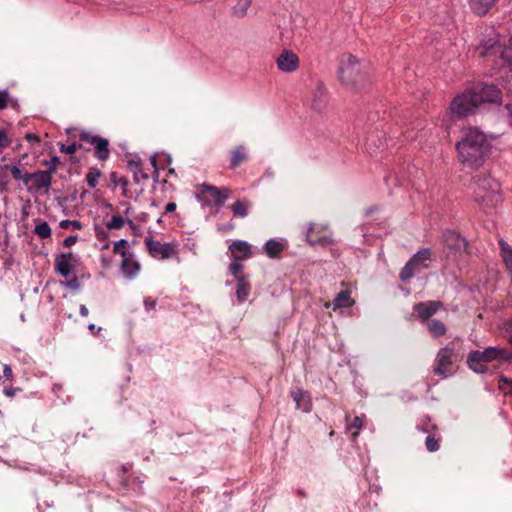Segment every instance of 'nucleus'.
I'll use <instances>...</instances> for the list:
<instances>
[{"instance_id": "6e6d98bb", "label": "nucleus", "mask_w": 512, "mask_h": 512, "mask_svg": "<svg viewBox=\"0 0 512 512\" xmlns=\"http://www.w3.org/2000/svg\"><path fill=\"white\" fill-rule=\"evenodd\" d=\"M88 330L93 334L96 335L101 331V327H96L95 324H89Z\"/></svg>"}, {"instance_id": "49530a36", "label": "nucleus", "mask_w": 512, "mask_h": 512, "mask_svg": "<svg viewBox=\"0 0 512 512\" xmlns=\"http://www.w3.org/2000/svg\"><path fill=\"white\" fill-rule=\"evenodd\" d=\"M504 337L512 345V319L503 325Z\"/></svg>"}, {"instance_id": "864d4df0", "label": "nucleus", "mask_w": 512, "mask_h": 512, "mask_svg": "<svg viewBox=\"0 0 512 512\" xmlns=\"http://www.w3.org/2000/svg\"><path fill=\"white\" fill-rule=\"evenodd\" d=\"M3 375L5 378H7L8 380H12L13 379V372H12V369L9 365H4L3 367Z\"/></svg>"}, {"instance_id": "423d86ee", "label": "nucleus", "mask_w": 512, "mask_h": 512, "mask_svg": "<svg viewBox=\"0 0 512 512\" xmlns=\"http://www.w3.org/2000/svg\"><path fill=\"white\" fill-rule=\"evenodd\" d=\"M432 252L429 248H423L416 252L401 269L399 278L406 282L413 278L416 272L428 268L426 263L431 258Z\"/></svg>"}, {"instance_id": "5fc2aeb1", "label": "nucleus", "mask_w": 512, "mask_h": 512, "mask_svg": "<svg viewBox=\"0 0 512 512\" xmlns=\"http://www.w3.org/2000/svg\"><path fill=\"white\" fill-rule=\"evenodd\" d=\"M176 203L175 202H169L166 206H165V213H170V212H173L175 211L176 209Z\"/></svg>"}, {"instance_id": "6e6552de", "label": "nucleus", "mask_w": 512, "mask_h": 512, "mask_svg": "<svg viewBox=\"0 0 512 512\" xmlns=\"http://www.w3.org/2000/svg\"><path fill=\"white\" fill-rule=\"evenodd\" d=\"M144 243L148 254L158 260H166L178 254L175 242L161 243L152 237H146Z\"/></svg>"}, {"instance_id": "4be33fe9", "label": "nucleus", "mask_w": 512, "mask_h": 512, "mask_svg": "<svg viewBox=\"0 0 512 512\" xmlns=\"http://www.w3.org/2000/svg\"><path fill=\"white\" fill-rule=\"evenodd\" d=\"M248 160L247 149L243 145L235 147L230 153V168L235 170L240 164Z\"/></svg>"}, {"instance_id": "f3484780", "label": "nucleus", "mask_w": 512, "mask_h": 512, "mask_svg": "<svg viewBox=\"0 0 512 512\" xmlns=\"http://www.w3.org/2000/svg\"><path fill=\"white\" fill-rule=\"evenodd\" d=\"M498 44V35L493 28L487 30V34L480 40V44L477 47V52L480 56H488L494 54Z\"/></svg>"}, {"instance_id": "37998d69", "label": "nucleus", "mask_w": 512, "mask_h": 512, "mask_svg": "<svg viewBox=\"0 0 512 512\" xmlns=\"http://www.w3.org/2000/svg\"><path fill=\"white\" fill-rule=\"evenodd\" d=\"M62 285L68 289L71 290H79L81 287V284L77 277L73 276L71 279H68L65 282H62Z\"/></svg>"}, {"instance_id": "4c0bfd02", "label": "nucleus", "mask_w": 512, "mask_h": 512, "mask_svg": "<svg viewBox=\"0 0 512 512\" xmlns=\"http://www.w3.org/2000/svg\"><path fill=\"white\" fill-rule=\"evenodd\" d=\"M363 427V419L360 416H355L350 424L347 425V430L355 429L356 431L352 433V437L355 438L358 436L359 430Z\"/></svg>"}, {"instance_id": "2f4dec72", "label": "nucleus", "mask_w": 512, "mask_h": 512, "mask_svg": "<svg viewBox=\"0 0 512 512\" xmlns=\"http://www.w3.org/2000/svg\"><path fill=\"white\" fill-rule=\"evenodd\" d=\"M35 233L42 239L49 238L52 234L51 228L47 222L36 220Z\"/></svg>"}, {"instance_id": "a19ab883", "label": "nucleus", "mask_w": 512, "mask_h": 512, "mask_svg": "<svg viewBox=\"0 0 512 512\" xmlns=\"http://www.w3.org/2000/svg\"><path fill=\"white\" fill-rule=\"evenodd\" d=\"M59 226L62 229H68V228L72 227L75 230H81L82 227H83L82 223L80 221H78V220H68V219L62 220L60 222Z\"/></svg>"}, {"instance_id": "3c124183", "label": "nucleus", "mask_w": 512, "mask_h": 512, "mask_svg": "<svg viewBox=\"0 0 512 512\" xmlns=\"http://www.w3.org/2000/svg\"><path fill=\"white\" fill-rule=\"evenodd\" d=\"M77 241H78V236L77 235H71V236H68V237H66L64 239L63 245L65 247H70V246L74 245Z\"/></svg>"}, {"instance_id": "052dcab7", "label": "nucleus", "mask_w": 512, "mask_h": 512, "mask_svg": "<svg viewBox=\"0 0 512 512\" xmlns=\"http://www.w3.org/2000/svg\"><path fill=\"white\" fill-rule=\"evenodd\" d=\"M505 108L508 111L509 122H510V124L512 126V105L511 104H507Z\"/></svg>"}, {"instance_id": "79ce46f5", "label": "nucleus", "mask_w": 512, "mask_h": 512, "mask_svg": "<svg viewBox=\"0 0 512 512\" xmlns=\"http://www.w3.org/2000/svg\"><path fill=\"white\" fill-rule=\"evenodd\" d=\"M81 147H82V145L81 144H77L76 142H73V143H71L69 145L62 144L60 146V151L63 152V153L72 155V154H74L77 151V149H79Z\"/></svg>"}, {"instance_id": "2eb2a0df", "label": "nucleus", "mask_w": 512, "mask_h": 512, "mask_svg": "<svg viewBox=\"0 0 512 512\" xmlns=\"http://www.w3.org/2000/svg\"><path fill=\"white\" fill-rule=\"evenodd\" d=\"M442 308L443 303L441 301H426L416 303L413 310L421 321L428 322L429 319Z\"/></svg>"}, {"instance_id": "7c9ffc66", "label": "nucleus", "mask_w": 512, "mask_h": 512, "mask_svg": "<svg viewBox=\"0 0 512 512\" xmlns=\"http://www.w3.org/2000/svg\"><path fill=\"white\" fill-rule=\"evenodd\" d=\"M252 0H238L237 4L233 6L232 13L236 17H244L247 14Z\"/></svg>"}, {"instance_id": "f704fd0d", "label": "nucleus", "mask_w": 512, "mask_h": 512, "mask_svg": "<svg viewBox=\"0 0 512 512\" xmlns=\"http://www.w3.org/2000/svg\"><path fill=\"white\" fill-rule=\"evenodd\" d=\"M5 168L10 171L11 176L15 180H22L23 183L25 184V179H26V176L28 173L27 172L24 173L19 165H6Z\"/></svg>"}, {"instance_id": "ddd939ff", "label": "nucleus", "mask_w": 512, "mask_h": 512, "mask_svg": "<svg viewBox=\"0 0 512 512\" xmlns=\"http://www.w3.org/2000/svg\"><path fill=\"white\" fill-rule=\"evenodd\" d=\"M306 240L312 245H325L332 243V234L326 225L309 224Z\"/></svg>"}, {"instance_id": "e433bc0d", "label": "nucleus", "mask_w": 512, "mask_h": 512, "mask_svg": "<svg viewBox=\"0 0 512 512\" xmlns=\"http://www.w3.org/2000/svg\"><path fill=\"white\" fill-rule=\"evenodd\" d=\"M124 219L121 215H114L112 218L106 223V227L108 229H120L124 226Z\"/></svg>"}, {"instance_id": "5701e85b", "label": "nucleus", "mask_w": 512, "mask_h": 512, "mask_svg": "<svg viewBox=\"0 0 512 512\" xmlns=\"http://www.w3.org/2000/svg\"><path fill=\"white\" fill-rule=\"evenodd\" d=\"M312 108L321 112L326 106V89L322 84L317 85L313 91Z\"/></svg>"}, {"instance_id": "20e7f679", "label": "nucleus", "mask_w": 512, "mask_h": 512, "mask_svg": "<svg viewBox=\"0 0 512 512\" xmlns=\"http://www.w3.org/2000/svg\"><path fill=\"white\" fill-rule=\"evenodd\" d=\"M338 75L344 85L352 88L364 79L359 61L352 54H344L341 56Z\"/></svg>"}, {"instance_id": "e2e57ef3", "label": "nucleus", "mask_w": 512, "mask_h": 512, "mask_svg": "<svg viewBox=\"0 0 512 512\" xmlns=\"http://www.w3.org/2000/svg\"><path fill=\"white\" fill-rule=\"evenodd\" d=\"M372 212H373V210H372V209H369V210H367L366 214H367V215H369V214H371Z\"/></svg>"}, {"instance_id": "de8ad7c7", "label": "nucleus", "mask_w": 512, "mask_h": 512, "mask_svg": "<svg viewBox=\"0 0 512 512\" xmlns=\"http://www.w3.org/2000/svg\"><path fill=\"white\" fill-rule=\"evenodd\" d=\"M9 102V92L7 90L0 91V110H3L7 107Z\"/></svg>"}, {"instance_id": "c85d7f7f", "label": "nucleus", "mask_w": 512, "mask_h": 512, "mask_svg": "<svg viewBox=\"0 0 512 512\" xmlns=\"http://www.w3.org/2000/svg\"><path fill=\"white\" fill-rule=\"evenodd\" d=\"M250 206V202L246 200H238L232 204L231 210L235 217L244 218L248 215Z\"/></svg>"}, {"instance_id": "f8f14e48", "label": "nucleus", "mask_w": 512, "mask_h": 512, "mask_svg": "<svg viewBox=\"0 0 512 512\" xmlns=\"http://www.w3.org/2000/svg\"><path fill=\"white\" fill-rule=\"evenodd\" d=\"M78 257L72 252L60 253L55 256V271L62 277L68 279L78 266Z\"/></svg>"}, {"instance_id": "39448f33", "label": "nucleus", "mask_w": 512, "mask_h": 512, "mask_svg": "<svg viewBox=\"0 0 512 512\" xmlns=\"http://www.w3.org/2000/svg\"><path fill=\"white\" fill-rule=\"evenodd\" d=\"M457 358L458 355L452 343L440 348L433 363V373L442 378L449 377L452 373L453 364L457 361Z\"/></svg>"}, {"instance_id": "4d7b16f0", "label": "nucleus", "mask_w": 512, "mask_h": 512, "mask_svg": "<svg viewBox=\"0 0 512 512\" xmlns=\"http://www.w3.org/2000/svg\"><path fill=\"white\" fill-rule=\"evenodd\" d=\"M79 313L81 316L87 317L89 315V310L84 304H82L80 305Z\"/></svg>"}, {"instance_id": "9b49d317", "label": "nucleus", "mask_w": 512, "mask_h": 512, "mask_svg": "<svg viewBox=\"0 0 512 512\" xmlns=\"http://www.w3.org/2000/svg\"><path fill=\"white\" fill-rule=\"evenodd\" d=\"M477 106L483 103H496L501 100V91L494 85H478L470 89Z\"/></svg>"}, {"instance_id": "1a4fd4ad", "label": "nucleus", "mask_w": 512, "mask_h": 512, "mask_svg": "<svg viewBox=\"0 0 512 512\" xmlns=\"http://www.w3.org/2000/svg\"><path fill=\"white\" fill-rule=\"evenodd\" d=\"M29 191H34L36 193L48 194L51 184H52V175L50 171L38 170L33 173H29L25 179V185H29Z\"/></svg>"}, {"instance_id": "72a5a7b5", "label": "nucleus", "mask_w": 512, "mask_h": 512, "mask_svg": "<svg viewBox=\"0 0 512 512\" xmlns=\"http://www.w3.org/2000/svg\"><path fill=\"white\" fill-rule=\"evenodd\" d=\"M441 438L435 435H428L425 439V447L429 452H436L440 449Z\"/></svg>"}, {"instance_id": "58836bf2", "label": "nucleus", "mask_w": 512, "mask_h": 512, "mask_svg": "<svg viewBox=\"0 0 512 512\" xmlns=\"http://www.w3.org/2000/svg\"><path fill=\"white\" fill-rule=\"evenodd\" d=\"M228 269L229 272L236 278V280H238L239 277H244L241 274L243 265L239 263V261L235 260L234 262L230 263Z\"/></svg>"}, {"instance_id": "9d476101", "label": "nucleus", "mask_w": 512, "mask_h": 512, "mask_svg": "<svg viewBox=\"0 0 512 512\" xmlns=\"http://www.w3.org/2000/svg\"><path fill=\"white\" fill-rule=\"evenodd\" d=\"M79 139L83 143L90 144L95 149V157L100 161H106L110 156L109 141L106 138L82 132Z\"/></svg>"}, {"instance_id": "c756f323", "label": "nucleus", "mask_w": 512, "mask_h": 512, "mask_svg": "<svg viewBox=\"0 0 512 512\" xmlns=\"http://www.w3.org/2000/svg\"><path fill=\"white\" fill-rule=\"evenodd\" d=\"M129 167L132 170L134 179L137 183L149 178V175L142 170L140 163L131 160L129 161Z\"/></svg>"}, {"instance_id": "7ed1b4c3", "label": "nucleus", "mask_w": 512, "mask_h": 512, "mask_svg": "<svg viewBox=\"0 0 512 512\" xmlns=\"http://www.w3.org/2000/svg\"><path fill=\"white\" fill-rule=\"evenodd\" d=\"M476 201L484 207H495L502 202L501 184L491 176H484L477 182Z\"/></svg>"}, {"instance_id": "412c9836", "label": "nucleus", "mask_w": 512, "mask_h": 512, "mask_svg": "<svg viewBox=\"0 0 512 512\" xmlns=\"http://www.w3.org/2000/svg\"><path fill=\"white\" fill-rule=\"evenodd\" d=\"M292 398L296 402V407L301 409L303 412H310L312 408V403L309 395L302 389H298L292 392Z\"/></svg>"}, {"instance_id": "f03ea898", "label": "nucleus", "mask_w": 512, "mask_h": 512, "mask_svg": "<svg viewBox=\"0 0 512 512\" xmlns=\"http://www.w3.org/2000/svg\"><path fill=\"white\" fill-rule=\"evenodd\" d=\"M494 360H512V351L495 346H489L483 351L472 350L467 356V364L474 372L483 374L487 372L486 363Z\"/></svg>"}, {"instance_id": "473e14b6", "label": "nucleus", "mask_w": 512, "mask_h": 512, "mask_svg": "<svg viewBox=\"0 0 512 512\" xmlns=\"http://www.w3.org/2000/svg\"><path fill=\"white\" fill-rule=\"evenodd\" d=\"M101 177V171L96 168H90L89 172L86 174V181L90 188H95L98 185L99 178Z\"/></svg>"}, {"instance_id": "603ef678", "label": "nucleus", "mask_w": 512, "mask_h": 512, "mask_svg": "<svg viewBox=\"0 0 512 512\" xmlns=\"http://www.w3.org/2000/svg\"><path fill=\"white\" fill-rule=\"evenodd\" d=\"M9 145V140L5 131L0 130V149H3Z\"/></svg>"}, {"instance_id": "4468645a", "label": "nucleus", "mask_w": 512, "mask_h": 512, "mask_svg": "<svg viewBox=\"0 0 512 512\" xmlns=\"http://www.w3.org/2000/svg\"><path fill=\"white\" fill-rule=\"evenodd\" d=\"M277 68L283 73H293L299 69L300 59L290 49H284L276 58Z\"/></svg>"}, {"instance_id": "13d9d810", "label": "nucleus", "mask_w": 512, "mask_h": 512, "mask_svg": "<svg viewBox=\"0 0 512 512\" xmlns=\"http://www.w3.org/2000/svg\"><path fill=\"white\" fill-rule=\"evenodd\" d=\"M150 163L154 167V170H155L154 172H155L156 176H158V167H157V160H156L155 155L150 157Z\"/></svg>"}, {"instance_id": "c03bdc74", "label": "nucleus", "mask_w": 512, "mask_h": 512, "mask_svg": "<svg viewBox=\"0 0 512 512\" xmlns=\"http://www.w3.org/2000/svg\"><path fill=\"white\" fill-rule=\"evenodd\" d=\"M499 388L505 393H512V380H508L505 377H501L499 380Z\"/></svg>"}, {"instance_id": "680f3d73", "label": "nucleus", "mask_w": 512, "mask_h": 512, "mask_svg": "<svg viewBox=\"0 0 512 512\" xmlns=\"http://www.w3.org/2000/svg\"><path fill=\"white\" fill-rule=\"evenodd\" d=\"M27 139L31 140V139H37V137L33 134H28L27 135Z\"/></svg>"}, {"instance_id": "bb28decb", "label": "nucleus", "mask_w": 512, "mask_h": 512, "mask_svg": "<svg viewBox=\"0 0 512 512\" xmlns=\"http://www.w3.org/2000/svg\"><path fill=\"white\" fill-rule=\"evenodd\" d=\"M263 249L268 257L275 258L283 251L284 245L279 241L270 239L265 243Z\"/></svg>"}, {"instance_id": "aec40b11", "label": "nucleus", "mask_w": 512, "mask_h": 512, "mask_svg": "<svg viewBox=\"0 0 512 512\" xmlns=\"http://www.w3.org/2000/svg\"><path fill=\"white\" fill-rule=\"evenodd\" d=\"M354 300L351 298V291L342 290L340 291L336 297L334 298L332 303H326L325 306L329 307L332 305L333 310H337L340 308H348L354 305Z\"/></svg>"}, {"instance_id": "c9c22d12", "label": "nucleus", "mask_w": 512, "mask_h": 512, "mask_svg": "<svg viewBox=\"0 0 512 512\" xmlns=\"http://www.w3.org/2000/svg\"><path fill=\"white\" fill-rule=\"evenodd\" d=\"M501 58L505 64L512 67V38L509 41V45L501 50Z\"/></svg>"}, {"instance_id": "a878e982", "label": "nucleus", "mask_w": 512, "mask_h": 512, "mask_svg": "<svg viewBox=\"0 0 512 512\" xmlns=\"http://www.w3.org/2000/svg\"><path fill=\"white\" fill-rule=\"evenodd\" d=\"M427 329L434 338L442 337L447 332L446 325L438 319H432L428 321Z\"/></svg>"}, {"instance_id": "0eeeda50", "label": "nucleus", "mask_w": 512, "mask_h": 512, "mask_svg": "<svg viewBox=\"0 0 512 512\" xmlns=\"http://www.w3.org/2000/svg\"><path fill=\"white\" fill-rule=\"evenodd\" d=\"M477 107L473 93L466 90L453 98L449 111L453 117L459 119L472 114Z\"/></svg>"}, {"instance_id": "0e129e2a", "label": "nucleus", "mask_w": 512, "mask_h": 512, "mask_svg": "<svg viewBox=\"0 0 512 512\" xmlns=\"http://www.w3.org/2000/svg\"><path fill=\"white\" fill-rule=\"evenodd\" d=\"M169 173L174 174V169H170Z\"/></svg>"}, {"instance_id": "dca6fc26", "label": "nucleus", "mask_w": 512, "mask_h": 512, "mask_svg": "<svg viewBox=\"0 0 512 512\" xmlns=\"http://www.w3.org/2000/svg\"><path fill=\"white\" fill-rule=\"evenodd\" d=\"M200 192L204 195H208L216 206H221L229 198L231 190L227 187L218 188L209 184H202L200 186Z\"/></svg>"}, {"instance_id": "393cba45", "label": "nucleus", "mask_w": 512, "mask_h": 512, "mask_svg": "<svg viewBox=\"0 0 512 512\" xmlns=\"http://www.w3.org/2000/svg\"><path fill=\"white\" fill-rule=\"evenodd\" d=\"M444 242L449 248L461 249L465 245V240L457 232L446 231L443 235Z\"/></svg>"}, {"instance_id": "cd10ccee", "label": "nucleus", "mask_w": 512, "mask_h": 512, "mask_svg": "<svg viewBox=\"0 0 512 512\" xmlns=\"http://www.w3.org/2000/svg\"><path fill=\"white\" fill-rule=\"evenodd\" d=\"M250 292V284L246 277H239L237 280L236 297L239 302H244Z\"/></svg>"}, {"instance_id": "bf43d9fd", "label": "nucleus", "mask_w": 512, "mask_h": 512, "mask_svg": "<svg viewBox=\"0 0 512 512\" xmlns=\"http://www.w3.org/2000/svg\"><path fill=\"white\" fill-rule=\"evenodd\" d=\"M3 393H4L7 397L12 398V397H14V395H15V389H13V388H4Z\"/></svg>"}, {"instance_id": "ea45409f", "label": "nucleus", "mask_w": 512, "mask_h": 512, "mask_svg": "<svg viewBox=\"0 0 512 512\" xmlns=\"http://www.w3.org/2000/svg\"><path fill=\"white\" fill-rule=\"evenodd\" d=\"M110 179L115 186H121L124 190L128 185V180L123 176H119L116 172L110 174Z\"/></svg>"}, {"instance_id": "a18cd8bd", "label": "nucleus", "mask_w": 512, "mask_h": 512, "mask_svg": "<svg viewBox=\"0 0 512 512\" xmlns=\"http://www.w3.org/2000/svg\"><path fill=\"white\" fill-rule=\"evenodd\" d=\"M128 245V241L125 239H120L114 243L113 251L116 254H120L122 256L123 249L126 250V246Z\"/></svg>"}, {"instance_id": "09e8293b", "label": "nucleus", "mask_w": 512, "mask_h": 512, "mask_svg": "<svg viewBox=\"0 0 512 512\" xmlns=\"http://www.w3.org/2000/svg\"><path fill=\"white\" fill-rule=\"evenodd\" d=\"M144 306L147 311L154 310L157 306V301L150 297L144 299Z\"/></svg>"}, {"instance_id": "b1692460", "label": "nucleus", "mask_w": 512, "mask_h": 512, "mask_svg": "<svg viewBox=\"0 0 512 512\" xmlns=\"http://www.w3.org/2000/svg\"><path fill=\"white\" fill-rule=\"evenodd\" d=\"M497 0H468L471 10L479 15H485L496 3Z\"/></svg>"}, {"instance_id": "6ab92c4d", "label": "nucleus", "mask_w": 512, "mask_h": 512, "mask_svg": "<svg viewBox=\"0 0 512 512\" xmlns=\"http://www.w3.org/2000/svg\"><path fill=\"white\" fill-rule=\"evenodd\" d=\"M121 269L128 279L134 278L140 270L139 262L134 259V255L131 252L125 249L122 252Z\"/></svg>"}, {"instance_id": "f257e3e1", "label": "nucleus", "mask_w": 512, "mask_h": 512, "mask_svg": "<svg viewBox=\"0 0 512 512\" xmlns=\"http://www.w3.org/2000/svg\"><path fill=\"white\" fill-rule=\"evenodd\" d=\"M458 161L465 167L479 169L491 154L488 136L476 127H464L455 145Z\"/></svg>"}, {"instance_id": "8fccbe9b", "label": "nucleus", "mask_w": 512, "mask_h": 512, "mask_svg": "<svg viewBox=\"0 0 512 512\" xmlns=\"http://www.w3.org/2000/svg\"><path fill=\"white\" fill-rule=\"evenodd\" d=\"M59 164V158L54 156L49 163H47L48 165V170L47 171H50V174L52 175L53 172L56 171V168H57V165Z\"/></svg>"}, {"instance_id": "a211bd4d", "label": "nucleus", "mask_w": 512, "mask_h": 512, "mask_svg": "<svg viewBox=\"0 0 512 512\" xmlns=\"http://www.w3.org/2000/svg\"><path fill=\"white\" fill-rule=\"evenodd\" d=\"M229 251L231 252V258L236 261L249 259L253 255L251 245L243 240L233 241L229 245Z\"/></svg>"}]
</instances>
